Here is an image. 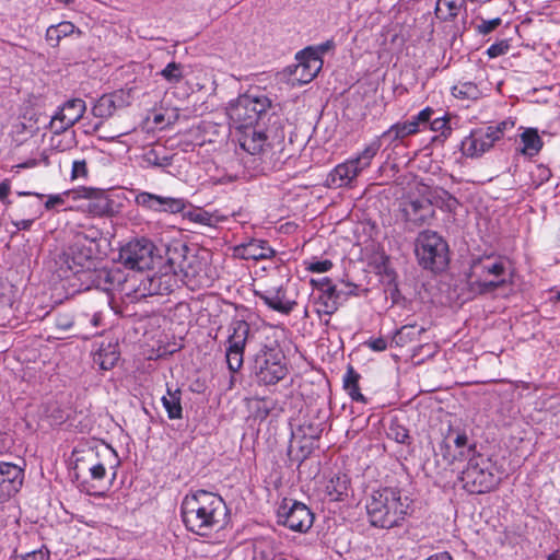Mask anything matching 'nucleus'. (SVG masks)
Segmentation results:
<instances>
[{
	"label": "nucleus",
	"mask_w": 560,
	"mask_h": 560,
	"mask_svg": "<svg viewBox=\"0 0 560 560\" xmlns=\"http://www.w3.org/2000/svg\"><path fill=\"white\" fill-rule=\"evenodd\" d=\"M180 515L189 532L208 536L223 526L228 516V506L219 494L197 490L184 497Z\"/></svg>",
	"instance_id": "1"
},
{
	"label": "nucleus",
	"mask_w": 560,
	"mask_h": 560,
	"mask_svg": "<svg viewBox=\"0 0 560 560\" xmlns=\"http://www.w3.org/2000/svg\"><path fill=\"white\" fill-rule=\"evenodd\" d=\"M410 502L402 500L400 491L383 488L373 491L366 503V512L371 524L375 527L392 528L397 526L409 514Z\"/></svg>",
	"instance_id": "2"
},
{
	"label": "nucleus",
	"mask_w": 560,
	"mask_h": 560,
	"mask_svg": "<svg viewBox=\"0 0 560 560\" xmlns=\"http://www.w3.org/2000/svg\"><path fill=\"white\" fill-rule=\"evenodd\" d=\"M381 149L380 139H373L361 152L336 165L327 177V184L334 188H352L358 176L371 166Z\"/></svg>",
	"instance_id": "3"
},
{
	"label": "nucleus",
	"mask_w": 560,
	"mask_h": 560,
	"mask_svg": "<svg viewBox=\"0 0 560 560\" xmlns=\"http://www.w3.org/2000/svg\"><path fill=\"white\" fill-rule=\"evenodd\" d=\"M460 480L464 489L469 493H487L499 486L501 476L495 463L481 454H476L468 458Z\"/></svg>",
	"instance_id": "4"
},
{
	"label": "nucleus",
	"mask_w": 560,
	"mask_h": 560,
	"mask_svg": "<svg viewBox=\"0 0 560 560\" xmlns=\"http://www.w3.org/2000/svg\"><path fill=\"white\" fill-rule=\"evenodd\" d=\"M270 105V100L264 94H244L230 104L228 115L236 129H248L255 127Z\"/></svg>",
	"instance_id": "5"
},
{
	"label": "nucleus",
	"mask_w": 560,
	"mask_h": 560,
	"mask_svg": "<svg viewBox=\"0 0 560 560\" xmlns=\"http://www.w3.org/2000/svg\"><path fill=\"white\" fill-rule=\"evenodd\" d=\"M450 264L446 241L435 232L422 231V269L432 273L444 272Z\"/></svg>",
	"instance_id": "6"
},
{
	"label": "nucleus",
	"mask_w": 560,
	"mask_h": 560,
	"mask_svg": "<svg viewBox=\"0 0 560 560\" xmlns=\"http://www.w3.org/2000/svg\"><path fill=\"white\" fill-rule=\"evenodd\" d=\"M283 359L284 357L280 351L264 346L255 360L258 382L265 385H271L283 380L288 373Z\"/></svg>",
	"instance_id": "7"
},
{
	"label": "nucleus",
	"mask_w": 560,
	"mask_h": 560,
	"mask_svg": "<svg viewBox=\"0 0 560 560\" xmlns=\"http://www.w3.org/2000/svg\"><path fill=\"white\" fill-rule=\"evenodd\" d=\"M154 259L155 246L147 238L132 240L119 250V261L129 269H151Z\"/></svg>",
	"instance_id": "8"
},
{
	"label": "nucleus",
	"mask_w": 560,
	"mask_h": 560,
	"mask_svg": "<svg viewBox=\"0 0 560 560\" xmlns=\"http://www.w3.org/2000/svg\"><path fill=\"white\" fill-rule=\"evenodd\" d=\"M250 327L246 320L233 319L229 326L226 363L229 370L233 373L237 372L244 361V350L249 339Z\"/></svg>",
	"instance_id": "9"
},
{
	"label": "nucleus",
	"mask_w": 560,
	"mask_h": 560,
	"mask_svg": "<svg viewBox=\"0 0 560 560\" xmlns=\"http://www.w3.org/2000/svg\"><path fill=\"white\" fill-rule=\"evenodd\" d=\"M279 523L294 532L306 533L314 523L310 508L299 501L284 499L278 509Z\"/></svg>",
	"instance_id": "10"
},
{
	"label": "nucleus",
	"mask_w": 560,
	"mask_h": 560,
	"mask_svg": "<svg viewBox=\"0 0 560 560\" xmlns=\"http://www.w3.org/2000/svg\"><path fill=\"white\" fill-rule=\"evenodd\" d=\"M443 458L448 463L468 459L476 455V445L467 433L459 429H450L440 446Z\"/></svg>",
	"instance_id": "11"
},
{
	"label": "nucleus",
	"mask_w": 560,
	"mask_h": 560,
	"mask_svg": "<svg viewBox=\"0 0 560 560\" xmlns=\"http://www.w3.org/2000/svg\"><path fill=\"white\" fill-rule=\"evenodd\" d=\"M86 110L85 102L81 98L67 101L51 117L49 129L55 135H60L78 122Z\"/></svg>",
	"instance_id": "12"
},
{
	"label": "nucleus",
	"mask_w": 560,
	"mask_h": 560,
	"mask_svg": "<svg viewBox=\"0 0 560 560\" xmlns=\"http://www.w3.org/2000/svg\"><path fill=\"white\" fill-rule=\"evenodd\" d=\"M92 258V248L88 247L84 242L78 238L59 255L58 264L61 270L66 269L78 273L84 268L89 269L91 267Z\"/></svg>",
	"instance_id": "13"
},
{
	"label": "nucleus",
	"mask_w": 560,
	"mask_h": 560,
	"mask_svg": "<svg viewBox=\"0 0 560 560\" xmlns=\"http://www.w3.org/2000/svg\"><path fill=\"white\" fill-rule=\"evenodd\" d=\"M433 114L430 107L422 109V142L442 144L451 128L444 114L436 117Z\"/></svg>",
	"instance_id": "14"
},
{
	"label": "nucleus",
	"mask_w": 560,
	"mask_h": 560,
	"mask_svg": "<svg viewBox=\"0 0 560 560\" xmlns=\"http://www.w3.org/2000/svg\"><path fill=\"white\" fill-rule=\"evenodd\" d=\"M135 202L147 210L173 214L182 212L186 207V202L182 198L163 197L148 191L137 194Z\"/></svg>",
	"instance_id": "15"
},
{
	"label": "nucleus",
	"mask_w": 560,
	"mask_h": 560,
	"mask_svg": "<svg viewBox=\"0 0 560 560\" xmlns=\"http://www.w3.org/2000/svg\"><path fill=\"white\" fill-rule=\"evenodd\" d=\"M298 65L293 74L301 84L311 82L323 67V59L318 57L316 49L307 47L296 54Z\"/></svg>",
	"instance_id": "16"
},
{
	"label": "nucleus",
	"mask_w": 560,
	"mask_h": 560,
	"mask_svg": "<svg viewBox=\"0 0 560 560\" xmlns=\"http://www.w3.org/2000/svg\"><path fill=\"white\" fill-rule=\"evenodd\" d=\"M491 133L485 127L475 128L460 142V151L467 158H479L494 145Z\"/></svg>",
	"instance_id": "17"
},
{
	"label": "nucleus",
	"mask_w": 560,
	"mask_h": 560,
	"mask_svg": "<svg viewBox=\"0 0 560 560\" xmlns=\"http://www.w3.org/2000/svg\"><path fill=\"white\" fill-rule=\"evenodd\" d=\"M255 294L268 307L285 315L290 314L296 304L294 301L287 299V291L282 284L269 287L264 291H256Z\"/></svg>",
	"instance_id": "18"
},
{
	"label": "nucleus",
	"mask_w": 560,
	"mask_h": 560,
	"mask_svg": "<svg viewBox=\"0 0 560 560\" xmlns=\"http://www.w3.org/2000/svg\"><path fill=\"white\" fill-rule=\"evenodd\" d=\"M475 268L481 269V276H492L493 280H483L478 282L481 292H490L505 283L504 279H499L505 273V262L501 259L479 261Z\"/></svg>",
	"instance_id": "19"
},
{
	"label": "nucleus",
	"mask_w": 560,
	"mask_h": 560,
	"mask_svg": "<svg viewBox=\"0 0 560 560\" xmlns=\"http://www.w3.org/2000/svg\"><path fill=\"white\" fill-rule=\"evenodd\" d=\"M235 256L242 259L262 260L275 256L276 252L269 246L267 241L252 238L234 248Z\"/></svg>",
	"instance_id": "20"
},
{
	"label": "nucleus",
	"mask_w": 560,
	"mask_h": 560,
	"mask_svg": "<svg viewBox=\"0 0 560 560\" xmlns=\"http://www.w3.org/2000/svg\"><path fill=\"white\" fill-rule=\"evenodd\" d=\"M424 203L436 207L446 212H454L458 206V201L455 197L445 189L439 187L422 188V211L425 208Z\"/></svg>",
	"instance_id": "21"
},
{
	"label": "nucleus",
	"mask_w": 560,
	"mask_h": 560,
	"mask_svg": "<svg viewBox=\"0 0 560 560\" xmlns=\"http://www.w3.org/2000/svg\"><path fill=\"white\" fill-rule=\"evenodd\" d=\"M240 145L248 154L260 156L269 147L268 137L262 130H258L256 127L242 129Z\"/></svg>",
	"instance_id": "22"
},
{
	"label": "nucleus",
	"mask_w": 560,
	"mask_h": 560,
	"mask_svg": "<svg viewBox=\"0 0 560 560\" xmlns=\"http://www.w3.org/2000/svg\"><path fill=\"white\" fill-rule=\"evenodd\" d=\"M341 293L342 291H337V289H324L318 292H313L312 304L316 314L318 316H331L336 313L339 307Z\"/></svg>",
	"instance_id": "23"
},
{
	"label": "nucleus",
	"mask_w": 560,
	"mask_h": 560,
	"mask_svg": "<svg viewBox=\"0 0 560 560\" xmlns=\"http://www.w3.org/2000/svg\"><path fill=\"white\" fill-rule=\"evenodd\" d=\"M398 219L408 231L420 226V203L418 199H404L399 205Z\"/></svg>",
	"instance_id": "24"
},
{
	"label": "nucleus",
	"mask_w": 560,
	"mask_h": 560,
	"mask_svg": "<svg viewBox=\"0 0 560 560\" xmlns=\"http://www.w3.org/2000/svg\"><path fill=\"white\" fill-rule=\"evenodd\" d=\"M20 196L30 199L20 202L15 209V217L40 218L43 215V200L45 195L37 192L21 191Z\"/></svg>",
	"instance_id": "25"
},
{
	"label": "nucleus",
	"mask_w": 560,
	"mask_h": 560,
	"mask_svg": "<svg viewBox=\"0 0 560 560\" xmlns=\"http://www.w3.org/2000/svg\"><path fill=\"white\" fill-rule=\"evenodd\" d=\"M420 125V113L413 115L410 121L397 122L393 125L388 130L382 133L381 137L376 139L395 141L398 139H404L405 137L416 133L419 129Z\"/></svg>",
	"instance_id": "26"
},
{
	"label": "nucleus",
	"mask_w": 560,
	"mask_h": 560,
	"mask_svg": "<svg viewBox=\"0 0 560 560\" xmlns=\"http://www.w3.org/2000/svg\"><path fill=\"white\" fill-rule=\"evenodd\" d=\"M350 480L346 474H336L327 482L325 491L330 501H341L348 495Z\"/></svg>",
	"instance_id": "27"
},
{
	"label": "nucleus",
	"mask_w": 560,
	"mask_h": 560,
	"mask_svg": "<svg viewBox=\"0 0 560 560\" xmlns=\"http://www.w3.org/2000/svg\"><path fill=\"white\" fill-rule=\"evenodd\" d=\"M522 147L520 152L525 155L533 158L539 153L542 148V140L536 129L527 128L521 135Z\"/></svg>",
	"instance_id": "28"
},
{
	"label": "nucleus",
	"mask_w": 560,
	"mask_h": 560,
	"mask_svg": "<svg viewBox=\"0 0 560 560\" xmlns=\"http://www.w3.org/2000/svg\"><path fill=\"white\" fill-rule=\"evenodd\" d=\"M118 100H121L120 94H105L101 96L92 108V114L98 118H109L119 106Z\"/></svg>",
	"instance_id": "29"
},
{
	"label": "nucleus",
	"mask_w": 560,
	"mask_h": 560,
	"mask_svg": "<svg viewBox=\"0 0 560 560\" xmlns=\"http://www.w3.org/2000/svg\"><path fill=\"white\" fill-rule=\"evenodd\" d=\"M466 0H436L434 11L438 19L447 21L456 18Z\"/></svg>",
	"instance_id": "30"
},
{
	"label": "nucleus",
	"mask_w": 560,
	"mask_h": 560,
	"mask_svg": "<svg viewBox=\"0 0 560 560\" xmlns=\"http://www.w3.org/2000/svg\"><path fill=\"white\" fill-rule=\"evenodd\" d=\"M182 393L178 388L172 390L167 387V393L162 397V404L170 419H180L183 416Z\"/></svg>",
	"instance_id": "31"
},
{
	"label": "nucleus",
	"mask_w": 560,
	"mask_h": 560,
	"mask_svg": "<svg viewBox=\"0 0 560 560\" xmlns=\"http://www.w3.org/2000/svg\"><path fill=\"white\" fill-rule=\"evenodd\" d=\"M23 471L22 469L11 463H0V486L8 483L16 489V486L22 485Z\"/></svg>",
	"instance_id": "32"
},
{
	"label": "nucleus",
	"mask_w": 560,
	"mask_h": 560,
	"mask_svg": "<svg viewBox=\"0 0 560 560\" xmlns=\"http://www.w3.org/2000/svg\"><path fill=\"white\" fill-rule=\"evenodd\" d=\"M452 94L459 100H478L481 96V90L471 81L458 82L452 88Z\"/></svg>",
	"instance_id": "33"
},
{
	"label": "nucleus",
	"mask_w": 560,
	"mask_h": 560,
	"mask_svg": "<svg viewBox=\"0 0 560 560\" xmlns=\"http://www.w3.org/2000/svg\"><path fill=\"white\" fill-rule=\"evenodd\" d=\"M95 457V454L93 452H90L86 456L77 457L75 459V469H79L81 466H83L85 463L90 464L88 467L90 475L92 479L94 480H102L105 477L106 469L104 465L100 462H93Z\"/></svg>",
	"instance_id": "34"
},
{
	"label": "nucleus",
	"mask_w": 560,
	"mask_h": 560,
	"mask_svg": "<svg viewBox=\"0 0 560 560\" xmlns=\"http://www.w3.org/2000/svg\"><path fill=\"white\" fill-rule=\"evenodd\" d=\"M420 338V328L416 325L402 326L394 336L393 341L398 347H405L410 342H417Z\"/></svg>",
	"instance_id": "35"
},
{
	"label": "nucleus",
	"mask_w": 560,
	"mask_h": 560,
	"mask_svg": "<svg viewBox=\"0 0 560 560\" xmlns=\"http://www.w3.org/2000/svg\"><path fill=\"white\" fill-rule=\"evenodd\" d=\"M119 360V353L110 346L101 348L94 355V362L100 365L102 370H110Z\"/></svg>",
	"instance_id": "36"
},
{
	"label": "nucleus",
	"mask_w": 560,
	"mask_h": 560,
	"mask_svg": "<svg viewBox=\"0 0 560 560\" xmlns=\"http://www.w3.org/2000/svg\"><path fill=\"white\" fill-rule=\"evenodd\" d=\"M97 277V285L101 287L104 291H109L115 288V284H119L121 281V275L119 271L101 269L96 273Z\"/></svg>",
	"instance_id": "37"
},
{
	"label": "nucleus",
	"mask_w": 560,
	"mask_h": 560,
	"mask_svg": "<svg viewBox=\"0 0 560 560\" xmlns=\"http://www.w3.org/2000/svg\"><path fill=\"white\" fill-rule=\"evenodd\" d=\"M275 542L269 539L256 541L253 560H275Z\"/></svg>",
	"instance_id": "38"
},
{
	"label": "nucleus",
	"mask_w": 560,
	"mask_h": 560,
	"mask_svg": "<svg viewBox=\"0 0 560 560\" xmlns=\"http://www.w3.org/2000/svg\"><path fill=\"white\" fill-rule=\"evenodd\" d=\"M160 74L171 84H177L182 81L183 67L177 62H170L166 67L160 72Z\"/></svg>",
	"instance_id": "39"
},
{
	"label": "nucleus",
	"mask_w": 560,
	"mask_h": 560,
	"mask_svg": "<svg viewBox=\"0 0 560 560\" xmlns=\"http://www.w3.org/2000/svg\"><path fill=\"white\" fill-rule=\"evenodd\" d=\"M514 126L515 120L509 117L494 126L485 127V129L491 133V138H493V141L497 142L503 137L505 131L513 129Z\"/></svg>",
	"instance_id": "40"
},
{
	"label": "nucleus",
	"mask_w": 560,
	"mask_h": 560,
	"mask_svg": "<svg viewBox=\"0 0 560 560\" xmlns=\"http://www.w3.org/2000/svg\"><path fill=\"white\" fill-rule=\"evenodd\" d=\"M187 217L191 222L199 223L206 226H212L217 222L213 214L202 209H196L194 211H190L187 214Z\"/></svg>",
	"instance_id": "41"
},
{
	"label": "nucleus",
	"mask_w": 560,
	"mask_h": 560,
	"mask_svg": "<svg viewBox=\"0 0 560 560\" xmlns=\"http://www.w3.org/2000/svg\"><path fill=\"white\" fill-rule=\"evenodd\" d=\"M89 175L88 165L85 160H75L72 163L71 179L86 178Z\"/></svg>",
	"instance_id": "42"
},
{
	"label": "nucleus",
	"mask_w": 560,
	"mask_h": 560,
	"mask_svg": "<svg viewBox=\"0 0 560 560\" xmlns=\"http://www.w3.org/2000/svg\"><path fill=\"white\" fill-rule=\"evenodd\" d=\"M69 195H70V191H65L63 194L45 196L46 201H45V203H43V209L52 210V209H56L57 207L63 206L65 205L63 197L69 196Z\"/></svg>",
	"instance_id": "43"
},
{
	"label": "nucleus",
	"mask_w": 560,
	"mask_h": 560,
	"mask_svg": "<svg viewBox=\"0 0 560 560\" xmlns=\"http://www.w3.org/2000/svg\"><path fill=\"white\" fill-rule=\"evenodd\" d=\"M502 20L500 18H494L491 20H482L481 23L477 25V32L481 35H487L493 32L498 26H500Z\"/></svg>",
	"instance_id": "44"
},
{
	"label": "nucleus",
	"mask_w": 560,
	"mask_h": 560,
	"mask_svg": "<svg viewBox=\"0 0 560 560\" xmlns=\"http://www.w3.org/2000/svg\"><path fill=\"white\" fill-rule=\"evenodd\" d=\"M510 46L506 40H501L499 43H494L490 45L487 49V55L489 58H497L502 55H505L509 50Z\"/></svg>",
	"instance_id": "45"
},
{
	"label": "nucleus",
	"mask_w": 560,
	"mask_h": 560,
	"mask_svg": "<svg viewBox=\"0 0 560 560\" xmlns=\"http://www.w3.org/2000/svg\"><path fill=\"white\" fill-rule=\"evenodd\" d=\"M74 324L73 317L71 314H58L55 318L56 327L61 331H67L72 328Z\"/></svg>",
	"instance_id": "46"
},
{
	"label": "nucleus",
	"mask_w": 560,
	"mask_h": 560,
	"mask_svg": "<svg viewBox=\"0 0 560 560\" xmlns=\"http://www.w3.org/2000/svg\"><path fill=\"white\" fill-rule=\"evenodd\" d=\"M18 560H50V552L46 548H40L20 556Z\"/></svg>",
	"instance_id": "47"
},
{
	"label": "nucleus",
	"mask_w": 560,
	"mask_h": 560,
	"mask_svg": "<svg viewBox=\"0 0 560 560\" xmlns=\"http://www.w3.org/2000/svg\"><path fill=\"white\" fill-rule=\"evenodd\" d=\"M332 268V262L329 259L315 260L308 262L306 269L312 272L323 273Z\"/></svg>",
	"instance_id": "48"
},
{
	"label": "nucleus",
	"mask_w": 560,
	"mask_h": 560,
	"mask_svg": "<svg viewBox=\"0 0 560 560\" xmlns=\"http://www.w3.org/2000/svg\"><path fill=\"white\" fill-rule=\"evenodd\" d=\"M360 375L354 371L352 366H349L343 376V387L348 389L359 385Z\"/></svg>",
	"instance_id": "49"
},
{
	"label": "nucleus",
	"mask_w": 560,
	"mask_h": 560,
	"mask_svg": "<svg viewBox=\"0 0 560 560\" xmlns=\"http://www.w3.org/2000/svg\"><path fill=\"white\" fill-rule=\"evenodd\" d=\"M311 284L314 288V292H318L324 289H329V290L337 289L336 285L332 283L331 279H329L328 277H323L319 279H312Z\"/></svg>",
	"instance_id": "50"
},
{
	"label": "nucleus",
	"mask_w": 560,
	"mask_h": 560,
	"mask_svg": "<svg viewBox=\"0 0 560 560\" xmlns=\"http://www.w3.org/2000/svg\"><path fill=\"white\" fill-rule=\"evenodd\" d=\"M364 345L375 352H381L387 349L388 342L385 338H371Z\"/></svg>",
	"instance_id": "51"
},
{
	"label": "nucleus",
	"mask_w": 560,
	"mask_h": 560,
	"mask_svg": "<svg viewBox=\"0 0 560 560\" xmlns=\"http://www.w3.org/2000/svg\"><path fill=\"white\" fill-rule=\"evenodd\" d=\"M37 220V218H28V217H16L15 220L12 221L14 226L18 230H30L33 223Z\"/></svg>",
	"instance_id": "52"
},
{
	"label": "nucleus",
	"mask_w": 560,
	"mask_h": 560,
	"mask_svg": "<svg viewBox=\"0 0 560 560\" xmlns=\"http://www.w3.org/2000/svg\"><path fill=\"white\" fill-rule=\"evenodd\" d=\"M147 161L154 166H167L170 165V161L167 158L160 159L154 151H150L147 154Z\"/></svg>",
	"instance_id": "53"
},
{
	"label": "nucleus",
	"mask_w": 560,
	"mask_h": 560,
	"mask_svg": "<svg viewBox=\"0 0 560 560\" xmlns=\"http://www.w3.org/2000/svg\"><path fill=\"white\" fill-rule=\"evenodd\" d=\"M11 191V182L9 179H4L0 182V201L3 203H9L8 196Z\"/></svg>",
	"instance_id": "54"
},
{
	"label": "nucleus",
	"mask_w": 560,
	"mask_h": 560,
	"mask_svg": "<svg viewBox=\"0 0 560 560\" xmlns=\"http://www.w3.org/2000/svg\"><path fill=\"white\" fill-rule=\"evenodd\" d=\"M334 47H335V43H334V40H332V39H329V40H326L325 43L319 44V45H318V46H316V47H312V49H316L318 57H319V58H322V56H323L326 51H328V50L332 49Z\"/></svg>",
	"instance_id": "55"
},
{
	"label": "nucleus",
	"mask_w": 560,
	"mask_h": 560,
	"mask_svg": "<svg viewBox=\"0 0 560 560\" xmlns=\"http://www.w3.org/2000/svg\"><path fill=\"white\" fill-rule=\"evenodd\" d=\"M346 390L348 392V394L352 398V400L361 401V402L364 401V396L361 394L359 385L355 387H350Z\"/></svg>",
	"instance_id": "56"
},
{
	"label": "nucleus",
	"mask_w": 560,
	"mask_h": 560,
	"mask_svg": "<svg viewBox=\"0 0 560 560\" xmlns=\"http://www.w3.org/2000/svg\"><path fill=\"white\" fill-rule=\"evenodd\" d=\"M357 284L346 282L345 289H340L339 291H342L341 296H349V295H357Z\"/></svg>",
	"instance_id": "57"
},
{
	"label": "nucleus",
	"mask_w": 560,
	"mask_h": 560,
	"mask_svg": "<svg viewBox=\"0 0 560 560\" xmlns=\"http://www.w3.org/2000/svg\"><path fill=\"white\" fill-rule=\"evenodd\" d=\"M83 191V197L85 198H98L100 196L103 195V191L100 190V189H95V188H83L82 189Z\"/></svg>",
	"instance_id": "58"
},
{
	"label": "nucleus",
	"mask_w": 560,
	"mask_h": 560,
	"mask_svg": "<svg viewBox=\"0 0 560 560\" xmlns=\"http://www.w3.org/2000/svg\"><path fill=\"white\" fill-rule=\"evenodd\" d=\"M427 560H453L451 555L446 551L435 553L431 557H429Z\"/></svg>",
	"instance_id": "59"
},
{
	"label": "nucleus",
	"mask_w": 560,
	"mask_h": 560,
	"mask_svg": "<svg viewBox=\"0 0 560 560\" xmlns=\"http://www.w3.org/2000/svg\"><path fill=\"white\" fill-rule=\"evenodd\" d=\"M407 438H408V434H407V431L405 429H401L395 435L396 441L399 442V443H405Z\"/></svg>",
	"instance_id": "60"
},
{
	"label": "nucleus",
	"mask_w": 560,
	"mask_h": 560,
	"mask_svg": "<svg viewBox=\"0 0 560 560\" xmlns=\"http://www.w3.org/2000/svg\"><path fill=\"white\" fill-rule=\"evenodd\" d=\"M420 240V232L417 234L416 238H415V254L417 257L420 256V249H419V246H418V242Z\"/></svg>",
	"instance_id": "61"
},
{
	"label": "nucleus",
	"mask_w": 560,
	"mask_h": 560,
	"mask_svg": "<svg viewBox=\"0 0 560 560\" xmlns=\"http://www.w3.org/2000/svg\"><path fill=\"white\" fill-rule=\"evenodd\" d=\"M547 560H560V550L550 553Z\"/></svg>",
	"instance_id": "62"
},
{
	"label": "nucleus",
	"mask_w": 560,
	"mask_h": 560,
	"mask_svg": "<svg viewBox=\"0 0 560 560\" xmlns=\"http://www.w3.org/2000/svg\"><path fill=\"white\" fill-rule=\"evenodd\" d=\"M59 27L62 28V30H60V32H62L63 34H67L68 28L72 27V25L70 23H65V24H60Z\"/></svg>",
	"instance_id": "63"
},
{
	"label": "nucleus",
	"mask_w": 560,
	"mask_h": 560,
	"mask_svg": "<svg viewBox=\"0 0 560 560\" xmlns=\"http://www.w3.org/2000/svg\"><path fill=\"white\" fill-rule=\"evenodd\" d=\"M100 201L104 203L102 206V212H105L108 209V200L106 198H101Z\"/></svg>",
	"instance_id": "64"
}]
</instances>
